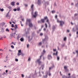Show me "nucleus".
<instances>
[{"mask_svg":"<svg viewBox=\"0 0 78 78\" xmlns=\"http://www.w3.org/2000/svg\"><path fill=\"white\" fill-rule=\"evenodd\" d=\"M27 22H29V27H33V24H32V23H31V20H30V19H27V22L26 23V24H28Z\"/></svg>","mask_w":78,"mask_h":78,"instance_id":"f257e3e1","label":"nucleus"},{"mask_svg":"<svg viewBox=\"0 0 78 78\" xmlns=\"http://www.w3.org/2000/svg\"><path fill=\"white\" fill-rule=\"evenodd\" d=\"M41 57H42V55H41L40 57V58L39 59H37V62H38V64L39 65H41V64H42V62L40 61L41 60Z\"/></svg>","mask_w":78,"mask_h":78,"instance_id":"f03ea898","label":"nucleus"},{"mask_svg":"<svg viewBox=\"0 0 78 78\" xmlns=\"http://www.w3.org/2000/svg\"><path fill=\"white\" fill-rule=\"evenodd\" d=\"M48 37L47 36H46L45 38L42 40L43 43H44L45 42H47L48 41Z\"/></svg>","mask_w":78,"mask_h":78,"instance_id":"7ed1b4c3","label":"nucleus"},{"mask_svg":"<svg viewBox=\"0 0 78 78\" xmlns=\"http://www.w3.org/2000/svg\"><path fill=\"white\" fill-rule=\"evenodd\" d=\"M31 9H32V11L31 12V14L32 15H33V14L34 12V5L32 4V5L31 6Z\"/></svg>","mask_w":78,"mask_h":78,"instance_id":"20e7f679","label":"nucleus"},{"mask_svg":"<svg viewBox=\"0 0 78 78\" xmlns=\"http://www.w3.org/2000/svg\"><path fill=\"white\" fill-rule=\"evenodd\" d=\"M37 15V12L36 11L35 12L34 15H33V13L32 15V18L33 17H36V16Z\"/></svg>","mask_w":78,"mask_h":78,"instance_id":"39448f33","label":"nucleus"},{"mask_svg":"<svg viewBox=\"0 0 78 78\" xmlns=\"http://www.w3.org/2000/svg\"><path fill=\"white\" fill-rule=\"evenodd\" d=\"M44 20H46V22H48V24H50V22H49V20H48V18L47 17V16H46L44 17Z\"/></svg>","mask_w":78,"mask_h":78,"instance_id":"423d86ee","label":"nucleus"},{"mask_svg":"<svg viewBox=\"0 0 78 78\" xmlns=\"http://www.w3.org/2000/svg\"><path fill=\"white\" fill-rule=\"evenodd\" d=\"M64 24V22L62 21H60V25L61 26V27H62L63 25Z\"/></svg>","mask_w":78,"mask_h":78,"instance_id":"0eeeda50","label":"nucleus"},{"mask_svg":"<svg viewBox=\"0 0 78 78\" xmlns=\"http://www.w3.org/2000/svg\"><path fill=\"white\" fill-rule=\"evenodd\" d=\"M53 51H56V53H53V55H55V56H58V51H56V49H54Z\"/></svg>","mask_w":78,"mask_h":78,"instance_id":"6e6552de","label":"nucleus"},{"mask_svg":"<svg viewBox=\"0 0 78 78\" xmlns=\"http://www.w3.org/2000/svg\"><path fill=\"white\" fill-rule=\"evenodd\" d=\"M37 73H36V71H35L34 74L32 75V77H33V78H36V77H37Z\"/></svg>","mask_w":78,"mask_h":78,"instance_id":"1a4fd4ad","label":"nucleus"},{"mask_svg":"<svg viewBox=\"0 0 78 78\" xmlns=\"http://www.w3.org/2000/svg\"><path fill=\"white\" fill-rule=\"evenodd\" d=\"M52 58V56L50 55H48V59L50 60V59H51Z\"/></svg>","mask_w":78,"mask_h":78,"instance_id":"9d476101","label":"nucleus"},{"mask_svg":"<svg viewBox=\"0 0 78 78\" xmlns=\"http://www.w3.org/2000/svg\"><path fill=\"white\" fill-rule=\"evenodd\" d=\"M64 69H65V72H67L69 70V69H67V66H64Z\"/></svg>","mask_w":78,"mask_h":78,"instance_id":"9b49d317","label":"nucleus"},{"mask_svg":"<svg viewBox=\"0 0 78 78\" xmlns=\"http://www.w3.org/2000/svg\"><path fill=\"white\" fill-rule=\"evenodd\" d=\"M22 53V52L21 50H18V52L17 54V55L18 56H19L20 55H19H19H20V54H21Z\"/></svg>","mask_w":78,"mask_h":78,"instance_id":"f8f14e48","label":"nucleus"},{"mask_svg":"<svg viewBox=\"0 0 78 78\" xmlns=\"http://www.w3.org/2000/svg\"><path fill=\"white\" fill-rule=\"evenodd\" d=\"M44 22H45V19H41V20L40 23H44Z\"/></svg>","mask_w":78,"mask_h":78,"instance_id":"ddd939ff","label":"nucleus"},{"mask_svg":"<svg viewBox=\"0 0 78 78\" xmlns=\"http://www.w3.org/2000/svg\"><path fill=\"white\" fill-rule=\"evenodd\" d=\"M26 33V34H29V32L28 31V29H26L25 30Z\"/></svg>","mask_w":78,"mask_h":78,"instance_id":"4468645a","label":"nucleus"},{"mask_svg":"<svg viewBox=\"0 0 78 78\" xmlns=\"http://www.w3.org/2000/svg\"><path fill=\"white\" fill-rule=\"evenodd\" d=\"M41 0H38L37 3L38 5H41Z\"/></svg>","mask_w":78,"mask_h":78,"instance_id":"2eb2a0df","label":"nucleus"},{"mask_svg":"<svg viewBox=\"0 0 78 78\" xmlns=\"http://www.w3.org/2000/svg\"><path fill=\"white\" fill-rule=\"evenodd\" d=\"M15 4V2H12L11 3V5H12V6H14V5Z\"/></svg>","mask_w":78,"mask_h":78,"instance_id":"dca6fc26","label":"nucleus"},{"mask_svg":"<svg viewBox=\"0 0 78 78\" xmlns=\"http://www.w3.org/2000/svg\"><path fill=\"white\" fill-rule=\"evenodd\" d=\"M18 28V27H17V24L15 25V27H14L15 29H14V30H16Z\"/></svg>","mask_w":78,"mask_h":78,"instance_id":"f3484780","label":"nucleus"},{"mask_svg":"<svg viewBox=\"0 0 78 78\" xmlns=\"http://www.w3.org/2000/svg\"><path fill=\"white\" fill-rule=\"evenodd\" d=\"M20 41H21V42H23V41H24V38H23V37H22L20 39Z\"/></svg>","mask_w":78,"mask_h":78,"instance_id":"a211bd4d","label":"nucleus"},{"mask_svg":"<svg viewBox=\"0 0 78 78\" xmlns=\"http://www.w3.org/2000/svg\"><path fill=\"white\" fill-rule=\"evenodd\" d=\"M55 67V66H54V65H53L51 67L49 68V70H51V69H53V68H54Z\"/></svg>","mask_w":78,"mask_h":78,"instance_id":"6ab92c4d","label":"nucleus"},{"mask_svg":"<svg viewBox=\"0 0 78 78\" xmlns=\"http://www.w3.org/2000/svg\"><path fill=\"white\" fill-rule=\"evenodd\" d=\"M55 26H53L52 27V31H55Z\"/></svg>","mask_w":78,"mask_h":78,"instance_id":"aec40b11","label":"nucleus"},{"mask_svg":"<svg viewBox=\"0 0 78 78\" xmlns=\"http://www.w3.org/2000/svg\"><path fill=\"white\" fill-rule=\"evenodd\" d=\"M45 52H46V51H45V50L44 49L43 51L42 55H44V54L45 53Z\"/></svg>","mask_w":78,"mask_h":78,"instance_id":"412c9836","label":"nucleus"},{"mask_svg":"<svg viewBox=\"0 0 78 78\" xmlns=\"http://www.w3.org/2000/svg\"><path fill=\"white\" fill-rule=\"evenodd\" d=\"M1 31L2 33H4V32H5V30H4V29H3V28H2Z\"/></svg>","mask_w":78,"mask_h":78,"instance_id":"4be33fe9","label":"nucleus"},{"mask_svg":"<svg viewBox=\"0 0 78 78\" xmlns=\"http://www.w3.org/2000/svg\"><path fill=\"white\" fill-rule=\"evenodd\" d=\"M19 55H21L22 56H24V54L22 53L20 54H19Z\"/></svg>","mask_w":78,"mask_h":78,"instance_id":"5701e85b","label":"nucleus"},{"mask_svg":"<svg viewBox=\"0 0 78 78\" xmlns=\"http://www.w3.org/2000/svg\"><path fill=\"white\" fill-rule=\"evenodd\" d=\"M5 31H7V32H9V30L8 28H6L5 30Z\"/></svg>","mask_w":78,"mask_h":78,"instance_id":"b1692460","label":"nucleus"},{"mask_svg":"<svg viewBox=\"0 0 78 78\" xmlns=\"http://www.w3.org/2000/svg\"><path fill=\"white\" fill-rule=\"evenodd\" d=\"M41 67L42 68V70H44V65H42Z\"/></svg>","mask_w":78,"mask_h":78,"instance_id":"393cba45","label":"nucleus"},{"mask_svg":"<svg viewBox=\"0 0 78 78\" xmlns=\"http://www.w3.org/2000/svg\"><path fill=\"white\" fill-rule=\"evenodd\" d=\"M41 45H42V42H41L39 43L38 45H39V46H41Z\"/></svg>","mask_w":78,"mask_h":78,"instance_id":"a878e982","label":"nucleus"},{"mask_svg":"<svg viewBox=\"0 0 78 78\" xmlns=\"http://www.w3.org/2000/svg\"><path fill=\"white\" fill-rule=\"evenodd\" d=\"M0 11H2V12H3V11H4V9H1V8H0Z\"/></svg>","mask_w":78,"mask_h":78,"instance_id":"bb28decb","label":"nucleus"},{"mask_svg":"<svg viewBox=\"0 0 78 78\" xmlns=\"http://www.w3.org/2000/svg\"><path fill=\"white\" fill-rule=\"evenodd\" d=\"M75 6L77 8H78V2L77 4H75Z\"/></svg>","mask_w":78,"mask_h":78,"instance_id":"cd10ccee","label":"nucleus"},{"mask_svg":"<svg viewBox=\"0 0 78 78\" xmlns=\"http://www.w3.org/2000/svg\"><path fill=\"white\" fill-rule=\"evenodd\" d=\"M67 40V37H65L64 38V41H66Z\"/></svg>","mask_w":78,"mask_h":78,"instance_id":"c85d7f7f","label":"nucleus"},{"mask_svg":"<svg viewBox=\"0 0 78 78\" xmlns=\"http://www.w3.org/2000/svg\"><path fill=\"white\" fill-rule=\"evenodd\" d=\"M59 57L57 56V60H58V61H59Z\"/></svg>","mask_w":78,"mask_h":78,"instance_id":"c756f323","label":"nucleus"},{"mask_svg":"<svg viewBox=\"0 0 78 78\" xmlns=\"http://www.w3.org/2000/svg\"><path fill=\"white\" fill-rule=\"evenodd\" d=\"M51 12L52 14H54L55 12V10H52L51 11Z\"/></svg>","mask_w":78,"mask_h":78,"instance_id":"7c9ffc66","label":"nucleus"},{"mask_svg":"<svg viewBox=\"0 0 78 78\" xmlns=\"http://www.w3.org/2000/svg\"><path fill=\"white\" fill-rule=\"evenodd\" d=\"M45 3L46 4V3H47V5H48L49 4V2H45Z\"/></svg>","mask_w":78,"mask_h":78,"instance_id":"2f4dec72","label":"nucleus"},{"mask_svg":"<svg viewBox=\"0 0 78 78\" xmlns=\"http://www.w3.org/2000/svg\"><path fill=\"white\" fill-rule=\"evenodd\" d=\"M20 8H18L17 9V11H20Z\"/></svg>","mask_w":78,"mask_h":78,"instance_id":"473e14b6","label":"nucleus"},{"mask_svg":"<svg viewBox=\"0 0 78 78\" xmlns=\"http://www.w3.org/2000/svg\"><path fill=\"white\" fill-rule=\"evenodd\" d=\"M73 31H74V32L75 31V29L74 28H73Z\"/></svg>","mask_w":78,"mask_h":78,"instance_id":"72a5a7b5","label":"nucleus"},{"mask_svg":"<svg viewBox=\"0 0 78 78\" xmlns=\"http://www.w3.org/2000/svg\"><path fill=\"white\" fill-rule=\"evenodd\" d=\"M14 11H17V9H13Z\"/></svg>","mask_w":78,"mask_h":78,"instance_id":"f704fd0d","label":"nucleus"},{"mask_svg":"<svg viewBox=\"0 0 78 78\" xmlns=\"http://www.w3.org/2000/svg\"><path fill=\"white\" fill-rule=\"evenodd\" d=\"M11 47L12 48H14V47L12 45L11 46Z\"/></svg>","mask_w":78,"mask_h":78,"instance_id":"c9c22d12","label":"nucleus"},{"mask_svg":"<svg viewBox=\"0 0 78 78\" xmlns=\"http://www.w3.org/2000/svg\"><path fill=\"white\" fill-rule=\"evenodd\" d=\"M12 28H13V27H14V25L13 24H12Z\"/></svg>","mask_w":78,"mask_h":78,"instance_id":"e433bc0d","label":"nucleus"},{"mask_svg":"<svg viewBox=\"0 0 78 78\" xmlns=\"http://www.w3.org/2000/svg\"><path fill=\"white\" fill-rule=\"evenodd\" d=\"M45 26L46 28H47V23L45 24Z\"/></svg>","mask_w":78,"mask_h":78,"instance_id":"4c0bfd02","label":"nucleus"},{"mask_svg":"<svg viewBox=\"0 0 78 78\" xmlns=\"http://www.w3.org/2000/svg\"><path fill=\"white\" fill-rule=\"evenodd\" d=\"M28 61H31V59L30 58V57H29Z\"/></svg>","mask_w":78,"mask_h":78,"instance_id":"58836bf2","label":"nucleus"},{"mask_svg":"<svg viewBox=\"0 0 78 78\" xmlns=\"http://www.w3.org/2000/svg\"><path fill=\"white\" fill-rule=\"evenodd\" d=\"M54 6H56V2H55Z\"/></svg>","mask_w":78,"mask_h":78,"instance_id":"ea45409f","label":"nucleus"},{"mask_svg":"<svg viewBox=\"0 0 78 78\" xmlns=\"http://www.w3.org/2000/svg\"><path fill=\"white\" fill-rule=\"evenodd\" d=\"M22 77H23V78L24 77V75L23 74H21Z\"/></svg>","mask_w":78,"mask_h":78,"instance_id":"a19ab883","label":"nucleus"},{"mask_svg":"<svg viewBox=\"0 0 78 78\" xmlns=\"http://www.w3.org/2000/svg\"><path fill=\"white\" fill-rule=\"evenodd\" d=\"M16 5H19V2H17L16 3Z\"/></svg>","mask_w":78,"mask_h":78,"instance_id":"79ce46f5","label":"nucleus"},{"mask_svg":"<svg viewBox=\"0 0 78 78\" xmlns=\"http://www.w3.org/2000/svg\"><path fill=\"white\" fill-rule=\"evenodd\" d=\"M57 22H58V23H59V22L60 23V21H59V20H58V19H57Z\"/></svg>","mask_w":78,"mask_h":78,"instance_id":"37998d69","label":"nucleus"},{"mask_svg":"<svg viewBox=\"0 0 78 78\" xmlns=\"http://www.w3.org/2000/svg\"><path fill=\"white\" fill-rule=\"evenodd\" d=\"M65 45V44H64L62 45V47H64Z\"/></svg>","mask_w":78,"mask_h":78,"instance_id":"c03bdc74","label":"nucleus"},{"mask_svg":"<svg viewBox=\"0 0 78 78\" xmlns=\"http://www.w3.org/2000/svg\"><path fill=\"white\" fill-rule=\"evenodd\" d=\"M5 74H6V73L4 72L2 73V75H5Z\"/></svg>","mask_w":78,"mask_h":78,"instance_id":"a18cd8bd","label":"nucleus"},{"mask_svg":"<svg viewBox=\"0 0 78 78\" xmlns=\"http://www.w3.org/2000/svg\"><path fill=\"white\" fill-rule=\"evenodd\" d=\"M43 35V34H42V33H41L40 34V36H42Z\"/></svg>","mask_w":78,"mask_h":78,"instance_id":"49530a36","label":"nucleus"},{"mask_svg":"<svg viewBox=\"0 0 78 78\" xmlns=\"http://www.w3.org/2000/svg\"><path fill=\"white\" fill-rule=\"evenodd\" d=\"M76 52L77 53V55H78V50L76 51Z\"/></svg>","mask_w":78,"mask_h":78,"instance_id":"de8ad7c7","label":"nucleus"},{"mask_svg":"<svg viewBox=\"0 0 78 78\" xmlns=\"http://www.w3.org/2000/svg\"><path fill=\"white\" fill-rule=\"evenodd\" d=\"M18 59L17 58H16L15 59V61H16V62H17L18 61Z\"/></svg>","mask_w":78,"mask_h":78,"instance_id":"09e8293b","label":"nucleus"},{"mask_svg":"<svg viewBox=\"0 0 78 78\" xmlns=\"http://www.w3.org/2000/svg\"><path fill=\"white\" fill-rule=\"evenodd\" d=\"M24 6H26V7H27V6H28V5L25 4Z\"/></svg>","mask_w":78,"mask_h":78,"instance_id":"8fccbe9b","label":"nucleus"},{"mask_svg":"<svg viewBox=\"0 0 78 78\" xmlns=\"http://www.w3.org/2000/svg\"><path fill=\"white\" fill-rule=\"evenodd\" d=\"M67 78H71V76H69L68 77H67Z\"/></svg>","mask_w":78,"mask_h":78,"instance_id":"3c124183","label":"nucleus"},{"mask_svg":"<svg viewBox=\"0 0 78 78\" xmlns=\"http://www.w3.org/2000/svg\"><path fill=\"white\" fill-rule=\"evenodd\" d=\"M27 48H28L29 47V44H27Z\"/></svg>","mask_w":78,"mask_h":78,"instance_id":"603ef678","label":"nucleus"},{"mask_svg":"<svg viewBox=\"0 0 78 78\" xmlns=\"http://www.w3.org/2000/svg\"><path fill=\"white\" fill-rule=\"evenodd\" d=\"M38 23H41V21H38Z\"/></svg>","mask_w":78,"mask_h":78,"instance_id":"864d4df0","label":"nucleus"},{"mask_svg":"<svg viewBox=\"0 0 78 78\" xmlns=\"http://www.w3.org/2000/svg\"><path fill=\"white\" fill-rule=\"evenodd\" d=\"M77 16V14H75V15H74V16L75 17V16Z\"/></svg>","mask_w":78,"mask_h":78,"instance_id":"5fc2aeb1","label":"nucleus"},{"mask_svg":"<svg viewBox=\"0 0 78 78\" xmlns=\"http://www.w3.org/2000/svg\"><path fill=\"white\" fill-rule=\"evenodd\" d=\"M8 15H9L7 14V15H6V16L5 17H8Z\"/></svg>","mask_w":78,"mask_h":78,"instance_id":"6e6d98bb","label":"nucleus"},{"mask_svg":"<svg viewBox=\"0 0 78 78\" xmlns=\"http://www.w3.org/2000/svg\"><path fill=\"white\" fill-rule=\"evenodd\" d=\"M57 17H58V16L57 15H56L55 16V17L56 19H57Z\"/></svg>","mask_w":78,"mask_h":78,"instance_id":"4d7b16f0","label":"nucleus"},{"mask_svg":"<svg viewBox=\"0 0 78 78\" xmlns=\"http://www.w3.org/2000/svg\"><path fill=\"white\" fill-rule=\"evenodd\" d=\"M44 31H46V29L45 28H44Z\"/></svg>","mask_w":78,"mask_h":78,"instance_id":"13d9d810","label":"nucleus"},{"mask_svg":"<svg viewBox=\"0 0 78 78\" xmlns=\"http://www.w3.org/2000/svg\"><path fill=\"white\" fill-rule=\"evenodd\" d=\"M8 72V70H6L5 71V72L6 73H7V72Z\"/></svg>","mask_w":78,"mask_h":78,"instance_id":"bf43d9fd","label":"nucleus"},{"mask_svg":"<svg viewBox=\"0 0 78 78\" xmlns=\"http://www.w3.org/2000/svg\"><path fill=\"white\" fill-rule=\"evenodd\" d=\"M12 23H14V24H16V23H15L14 21H12Z\"/></svg>","mask_w":78,"mask_h":78,"instance_id":"052dcab7","label":"nucleus"},{"mask_svg":"<svg viewBox=\"0 0 78 78\" xmlns=\"http://www.w3.org/2000/svg\"><path fill=\"white\" fill-rule=\"evenodd\" d=\"M74 4L73 3H71V5H73Z\"/></svg>","mask_w":78,"mask_h":78,"instance_id":"680f3d73","label":"nucleus"},{"mask_svg":"<svg viewBox=\"0 0 78 78\" xmlns=\"http://www.w3.org/2000/svg\"><path fill=\"white\" fill-rule=\"evenodd\" d=\"M40 32L39 31V30L38 31H37V33H39Z\"/></svg>","mask_w":78,"mask_h":78,"instance_id":"e2e57ef3","label":"nucleus"},{"mask_svg":"<svg viewBox=\"0 0 78 78\" xmlns=\"http://www.w3.org/2000/svg\"><path fill=\"white\" fill-rule=\"evenodd\" d=\"M10 24H11L12 23V22H9Z\"/></svg>","mask_w":78,"mask_h":78,"instance_id":"0e129e2a","label":"nucleus"},{"mask_svg":"<svg viewBox=\"0 0 78 78\" xmlns=\"http://www.w3.org/2000/svg\"><path fill=\"white\" fill-rule=\"evenodd\" d=\"M69 31H70V30H67V32H68V33H69Z\"/></svg>","mask_w":78,"mask_h":78,"instance_id":"69168bd1","label":"nucleus"},{"mask_svg":"<svg viewBox=\"0 0 78 78\" xmlns=\"http://www.w3.org/2000/svg\"><path fill=\"white\" fill-rule=\"evenodd\" d=\"M73 54H75V53H75V52H73Z\"/></svg>","mask_w":78,"mask_h":78,"instance_id":"338daca9","label":"nucleus"},{"mask_svg":"<svg viewBox=\"0 0 78 78\" xmlns=\"http://www.w3.org/2000/svg\"><path fill=\"white\" fill-rule=\"evenodd\" d=\"M49 76H51V73H49Z\"/></svg>","mask_w":78,"mask_h":78,"instance_id":"774afa93","label":"nucleus"}]
</instances>
